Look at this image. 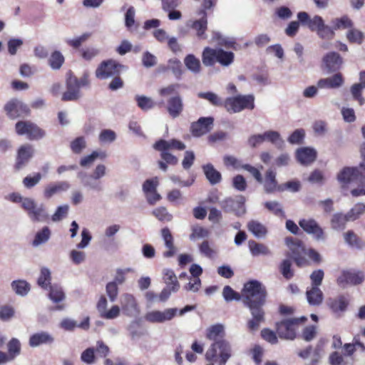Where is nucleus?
Segmentation results:
<instances>
[{
    "label": "nucleus",
    "mask_w": 365,
    "mask_h": 365,
    "mask_svg": "<svg viewBox=\"0 0 365 365\" xmlns=\"http://www.w3.org/2000/svg\"><path fill=\"white\" fill-rule=\"evenodd\" d=\"M51 272L47 268H42L41 269V274L38 279V284L43 289H47L48 286L51 284Z\"/></svg>",
    "instance_id": "nucleus-59"
},
{
    "label": "nucleus",
    "mask_w": 365,
    "mask_h": 365,
    "mask_svg": "<svg viewBox=\"0 0 365 365\" xmlns=\"http://www.w3.org/2000/svg\"><path fill=\"white\" fill-rule=\"evenodd\" d=\"M279 271L286 279H290L294 276V270L292 268V262L285 259L279 264Z\"/></svg>",
    "instance_id": "nucleus-42"
},
{
    "label": "nucleus",
    "mask_w": 365,
    "mask_h": 365,
    "mask_svg": "<svg viewBox=\"0 0 365 365\" xmlns=\"http://www.w3.org/2000/svg\"><path fill=\"white\" fill-rule=\"evenodd\" d=\"M222 295L227 302L232 300H240L242 298V294L235 292L231 287L226 285L222 290Z\"/></svg>",
    "instance_id": "nucleus-60"
},
{
    "label": "nucleus",
    "mask_w": 365,
    "mask_h": 365,
    "mask_svg": "<svg viewBox=\"0 0 365 365\" xmlns=\"http://www.w3.org/2000/svg\"><path fill=\"white\" fill-rule=\"evenodd\" d=\"M364 279L365 275L362 271L346 269L341 272L336 279V283L341 287H345L347 285L355 286L361 284Z\"/></svg>",
    "instance_id": "nucleus-8"
},
{
    "label": "nucleus",
    "mask_w": 365,
    "mask_h": 365,
    "mask_svg": "<svg viewBox=\"0 0 365 365\" xmlns=\"http://www.w3.org/2000/svg\"><path fill=\"white\" fill-rule=\"evenodd\" d=\"M16 130L19 135H26L29 140L41 139L46 134L44 130L29 121H19L16 124Z\"/></svg>",
    "instance_id": "nucleus-9"
},
{
    "label": "nucleus",
    "mask_w": 365,
    "mask_h": 365,
    "mask_svg": "<svg viewBox=\"0 0 365 365\" xmlns=\"http://www.w3.org/2000/svg\"><path fill=\"white\" fill-rule=\"evenodd\" d=\"M262 135L264 142H269L278 148L284 144V140L278 131L269 130L262 133Z\"/></svg>",
    "instance_id": "nucleus-36"
},
{
    "label": "nucleus",
    "mask_w": 365,
    "mask_h": 365,
    "mask_svg": "<svg viewBox=\"0 0 365 365\" xmlns=\"http://www.w3.org/2000/svg\"><path fill=\"white\" fill-rule=\"evenodd\" d=\"M53 336L46 331H40L30 336L29 344L31 347H36L43 344H52Z\"/></svg>",
    "instance_id": "nucleus-23"
},
{
    "label": "nucleus",
    "mask_w": 365,
    "mask_h": 365,
    "mask_svg": "<svg viewBox=\"0 0 365 365\" xmlns=\"http://www.w3.org/2000/svg\"><path fill=\"white\" fill-rule=\"evenodd\" d=\"M199 19L191 21L190 26L196 31L198 38H206L205 31L207 27V13L205 10L200 9L197 11Z\"/></svg>",
    "instance_id": "nucleus-17"
},
{
    "label": "nucleus",
    "mask_w": 365,
    "mask_h": 365,
    "mask_svg": "<svg viewBox=\"0 0 365 365\" xmlns=\"http://www.w3.org/2000/svg\"><path fill=\"white\" fill-rule=\"evenodd\" d=\"M322 63L325 68L329 72H333L340 68L343 60L339 53L329 52L323 57Z\"/></svg>",
    "instance_id": "nucleus-21"
},
{
    "label": "nucleus",
    "mask_w": 365,
    "mask_h": 365,
    "mask_svg": "<svg viewBox=\"0 0 365 365\" xmlns=\"http://www.w3.org/2000/svg\"><path fill=\"white\" fill-rule=\"evenodd\" d=\"M184 63L186 68L194 74H197L201 71L200 61L193 54L187 55L184 58Z\"/></svg>",
    "instance_id": "nucleus-39"
},
{
    "label": "nucleus",
    "mask_w": 365,
    "mask_h": 365,
    "mask_svg": "<svg viewBox=\"0 0 365 365\" xmlns=\"http://www.w3.org/2000/svg\"><path fill=\"white\" fill-rule=\"evenodd\" d=\"M297 18L302 24L307 25L312 31H317L324 24V21L321 16L315 15L313 18H310L305 11L299 12Z\"/></svg>",
    "instance_id": "nucleus-18"
},
{
    "label": "nucleus",
    "mask_w": 365,
    "mask_h": 365,
    "mask_svg": "<svg viewBox=\"0 0 365 365\" xmlns=\"http://www.w3.org/2000/svg\"><path fill=\"white\" fill-rule=\"evenodd\" d=\"M262 182L264 184V190L267 192H272L276 190L277 187L276 173L272 170H268L266 173L264 181L262 180Z\"/></svg>",
    "instance_id": "nucleus-40"
},
{
    "label": "nucleus",
    "mask_w": 365,
    "mask_h": 365,
    "mask_svg": "<svg viewBox=\"0 0 365 365\" xmlns=\"http://www.w3.org/2000/svg\"><path fill=\"white\" fill-rule=\"evenodd\" d=\"M163 280L167 287L171 288L173 292H177L179 289L180 284L173 270L167 269L163 271Z\"/></svg>",
    "instance_id": "nucleus-37"
},
{
    "label": "nucleus",
    "mask_w": 365,
    "mask_h": 365,
    "mask_svg": "<svg viewBox=\"0 0 365 365\" xmlns=\"http://www.w3.org/2000/svg\"><path fill=\"white\" fill-rule=\"evenodd\" d=\"M249 247L253 255H267L270 254V251L267 246L257 243L253 240L249 241Z\"/></svg>",
    "instance_id": "nucleus-50"
},
{
    "label": "nucleus",
    "mask_w": 365,
    "mask_h": 365,
    "mask_svg": "<svg viewBox=\"0 0 365 365\" xmlns=\"http://www.w3.org/2000/svg\"><path fill=\"white\" fill-rule=\"evenodd\" d=\"M297 160L302 165H308L314 162L317 157L315 150L309 148H299L297 150Z\"/></svg>",
    "instance_id": "nucleus-29"
},
{
    "label": "nucleus",
    "mask_w": 365,
    "mask_h": 365,
    "mask_svg": "<svg viewBox=\"0 0 365 365\" xmlns=\"http://www.w3.org/2000/svg\"><path fill=\"white\" fill-rule=\"evenodd\" d=\"M77 177L81 180L85 187L96 192H101L103 190L102 182L100 180L88 175L85 172H78Z\"/></svg>",
    "instance_id": "nucleus-20"
},
{
    "label": "nucleus",
    "mask_w": 365,
    "mask_h": 365,
    "mask_svg": "<svg viewBox=\"0 0 365 365\" xmlns=\"http://www.w3.org/2000/svg\"><path fill=\"white\" fill-rule=\"evenodd\" d=\"M255 98L252 95L237 96L227 98L224 102V106L229 113H239L244 109H253Z\"/></svg>",
    "instance_id": "nucleus-6"
},
{
    "label": "nucleus",
    "mask_w": 365,
    "mask_h": 365,
    "mask_svg": "<svg viewBox=\"0 0 365 365\" xmlns=\"http://www.w3.org/2000/svg\"><path fill=\"white\" fill-rule=\"evenodd\" d=\"M306 296L308 303L312 306L320 305L324 299V294L319 287H311L306 292Z\"/></svg>",
    "instance_id": "nucleus-30"
},
{
    "label": "nucleus",
    "mask_w": 365,
    "mask_h": 365,
    "mask_svg": "<svg viewBox=\"0 0 365 365\" xmlns=\"http://www.w3.org/2000/svg\"><path fill=\"white\" fill-rule=\"evenodd\" d=\"M124 66L114 60H107L101 63L95 74L98 79H107L118 76Z\"/></svg>",
    "instance_id": "nucleus-7"
},
{
    "label": "nucleus",
    "mask_w": 365,
    "mask_h": 365,
    "mask_svg": "<svg viewBox=\"0 0 365 365\" xmlns=\"http://www.w3.org/2000/svg\"><path fill=\"white\" fill-rule=\"evenodd\" d=\"M63 62L64 57L59 51H54L49 58V65L54 70L59 69Z\"/></svg>",
    "instance_id": "nucleus-56"
},
{
    "label": "nucleus",
    "mask_w": 365,
    "mask_h": 365,
    "mask_svg": "<svg viewBox=\"0 0 365 365\" xmlns=\"http://www.w3.org/2000/svg\"><path fill=\"white\" fill-rule=\"evenodd\" d=\"M168 69L171 71L176 79H180L183 70L180 60L172 58L168 61Z\"/></svg>",
    "instance_id": "nucleus-43"
},
{
    "label": "nucleus",
    "mask_w": 365,
    "mask_h": 365,
    "mask_svg": "<svg viewBox=\"0 0 365 365\" xmlns=\"http://www.w3.org/2000/svg\"><path fill=\"white\" fill-rule=\"evenodd\" d=\"M365 89V88L362 87L358 83H354L351 86L350 88V92L352 95L353 98L355 101H357L359 105L362 106L365 103V99L362 96V91Z\"/></svg>",
    "instance_id": "nucleus-57"
},
{
    "label": "nucleus",
    "mask_w": 365,
    "mask_h": 365,
    "mask_svg": "<svg viewBox=\"0 0 365 365\" xmlns=\"http://www.w3.org/2000/svg\"><path fill=\"white\" fill-rule=\"evenodd\" d=\"M351 220L355 221L359 219L362 215L365 213V204L359 202L349 211Z\"/></svg>",
    "instance_id": "nucleus-58"
},
{
    "label": "nucleus",
    "mask_w": 365,
    "mask_h": 365,
    "mask_svg": "<svg viewBox=\"0 0 365 365\" xmlns=\"http://www.w3.org/2000/svg\"><path fill=\"white\" fill-rule=\"evenodd\" d=\"M202 170L210 184L215 185L221 181L220 173L215 170L212 164L208 163L203 165Z\"/></svg>",
    "instance_id": "nucleus-35"
},
{
    "label": "nucleus",
    "mask_w": 365,
    "mask_h": 365,
    "mask_svg": "<svg viewBox=\"0 0 365 365\" xmlns=\"http://www.w3.org/2000/svg\"><path fill=\"white\" fill-rule=\"evenodd\" d=\"M7 349L9 355L14 360L21 354V345L19 340L16 338H12L7 344Z\"/></svg>",
    "instance_id": "nucleus-44"
},
{
    "label": "nucleus",
    "mask_w": 365,
    "mask_h": 365,
    "mask_svg": "<svg viewBox=\"0 0 365 365\" xmlns=\"http://www.w3.org/2000/svg\"><path fill=\"white\" fill-rule=\"evenodd\" d=\"M212 40L216 41L219 46L227 48L237 49L235 39L232 37L222 36L220 32L214 31L212 33Z\"/></svg>",
    "instance_id": "nucleus-34"
},
{
    "label": "nucleus",
    "mask_w": 365,
    "mask_h": 365,
    "mask_svg": "<svg viewBox=\"0 0 365 365\" xmlns=\"http://www.w3.org/2000/svg\"><path fill=\"white\" fill-rule=\"evenodd\" d=\"M60 326L64 330L69 331H73L76 327L87 331L90 328V317H86L80 324H77L73 319L66 318L61 321Z\"/></svg>",
    "instance_id": "nucleus-27"
},
{
    "label": "nucleus",
    "mask_w": 365,
    "mask_h": 365,
    "mask_svg": "<svg viewBox=\"0 0 365 365\" xmlns=\"http://www.w3.org/2000/svg\"><path fill=\"white\" fill-rule=\"evenodd\" d=\"M245 197L237 195L235 197H228L220 202L221 207L227 212H234L240 215L245 213Z\"/></svg>",
    "instance_id": "nucleus-10"
},
{
    "label": "nucleus",
    "mask_w": 365,
    "mask_h": 365,
    "mask_svg": "<svg viewBox=\"0 0 365 365\" xmlns=\"http://www.w3.org/2000/svg\"><path fill=\"white\" fill-rule=\"evenodd\" d=\"M346 38L350 43L361 44L364 38V34L361 31L351 27L346 33Z\"/></svg>",
    "instance_id": "nucleus-47"
},
{
    "label": "nucleus",
    "mask_w": 365,
    "mask_h": 365,
    "mask_svg": "<svg viewBox=\"0 0 365 365\" xmlns=\"http://www.w3.org/2000/svg\"><path fill=\"white\" fill-rule=\"evenodd\" d=\"M69 206L68 205H63L58 206L55 212L50 216V220L53 222H58L65 218L68 214Z\"/></svg>",
    "instance_id": "nucleus-55"
},
{
    "label": "nucleus",
    "mask_w": 365,
    "mask_h": 365,
    "mask_svg": "<svg viewBox=\"0 0 365 365\" xmlns=\"http://www.w3.org/2000/svg\"><path fill=\"white\" fill-rule=\"evenodd\" d=\"M48 296L54 303H58L65 299V294L62 288L56 284L50 286Z\"/></svg>",
    "instance_id": "nucleus-45"
},
{
    "label": "nucleus",
    "mask_w": 365,
    "mask_h": 365,
    "mask_svg": "<svg viewBox=\"0 0 365 365\" xmlns=\"http://www.w3.org/2000/svg\"><path fill=\"white\" fill-rule=\"evenodd\" d=\"M122 310L127 316H132L138 312V305L134 297L130 294H125L123 297Z\"/></svg>",
    "instance_id": "nucleus-31"
},
{
    "label": "nucleus",
    "mask_w": 365,
    "mask_h": 365,
    "mask_svg": "<svg viewBox=\"0 0 365 365\" xmlns=\"http://www.w3.org/2000/svg\"><path fill=\"white\" fill-rule=\"evenodd\" d=\"M297 249H301L302 252L308 256L309 259L315 264H319L322 262V257L318 252L314 249L306 250L302 242L298 239L296 240Z\"/></svg>",
    "instance_id": "nucleus-38"
},
{
    "label": "nucleus",
    "mask_w": 365,
    "mask_h": 365,
    "mask_svg": "<svg viewBox=\"0 0 365 365\" xmlns=\"http://www.w3.org/2000/svg\"><path fill=\"white\" fill-rule=\"evenodd\" d=\"M32 221L47 222L50 220L46 207L43 204L38 205L36 203L34 208L28 215Z\"/></svg>",
    "instance_id": "nucleus-26"
},
{
    "label": "nucleus",
    "mask_w": 365,
    "mask_h": 365,
    "mask_svg": "<svg viewBox=\"0 0 365 365\" xmlns=\"http://www.w3.org/2000/svg\"><path fill=\"white\" fill-rule=\"evenodd\" d=\"M331 24L333 26L334 31L339 29H349L354 26L351 19L346 15L340 18L333 19Z\"/></svg>",
    "instance_id": "nucleus-41"
},
{
    "label": "nucleus",
    "mask_w": 365,
    "mask_h": 365,
    "mask_svg": "<svg viewBox=\"0 0 365 365\" xmlns=\"http://www.w3.org/2000/svg\"><path fill=\"white\" fill-rule=\"evenodd\" d=\"M285 243L292 250L293 254L292 259L298 267H307L310 264L309 261L302 255V254H304L302 252V250L297 248L296 240H294L292 237H287L285 238Z\"/></svg>",
    "instance_id": "nucleus-16"
},
{
    "label": "nucleus",
    "mask_w": 365,
    "mask_h": 365,
    "mask_svg": "<svg viewBox=\"0 0 365 365\" xmlns=\"http://www.w3.org/2000/svg\"><path fill=\"white\" fill-rule=\"evenodd\" d=\"M154 216L160 221H171L173 216L170 214L165 207H160L153 211Z\"/></svg>",
    "instance_id": "nucleus-62"
},
{
    "label": "nucleus",
    "mask_w": 365,
    "mask_h": 365,
    "mask_svg": "<svg viewBox=\"0 0 365 365\" xmlns=\"http://www.w3.org/2000/svg\"><path fill=\"white\" fill-rule=\"evenodd\" d=\"M86 147L84 137H78L71 143V149L75 153H80Z\"/></svg>",
    "instance_id": "nucleus-63"
},
{
    "label": "nucleus",
    "mask_w": 365,
    "mask_h": 365,
    "mask_svg": "<svg viewBox=\"0 0 365 365\" xmlns=\"http://www.w3.org/2000/svg\"><path fill=\"white\" fill-rule=\"evenodd\" d=\"M5 110L11 118L26 115L29 113L28 106L21 101L12 99L5 105Z\"/></svg>",
    "instance_id": "nucleus-13"
},
{
    "label": "nucleus",
    "mask_w": 365,
    "mask_h": 365,
    "mask_svg": "<svg viewBox=\"0 0 365 365\" xmlns=\"http://www.w3.org/2000/svg\"><path fill=\"white\" fill-rule=\"evenodd\" d=\"M225 331L224 326L216 324L206 330V338L213 341L205 353L207 361H217L219 365H225L232 356V348L230 343L224 339Z\"/></svg>",
    "instance_id": "nucleus-2"
},
{
    "label": "nucleus",
    "mask_w": 365,
    "mask_h": 365,
    "mask_svg": "<svg viewBox=\"0 0 365 365\" xmlns=\"http://www.w3.org/2000/svg\"><path fill=\"white\" fill-rule=\"evenodd\" d=\"M348 222H352L349 212L346 214L337 212L332 216L331 222L334 226H344Z\"/></svg>",
    "instance_id": "nucleus-54"
},
{
    "label": "nucleus",
    "mask_w": 365,
    "mask_h": 365,
    "mask_svg": "<svg viewBox=\"0 0 365 365\" xmlns=\"http://www.w3.org/2000/svg\"><path fill=\"white\" fill-rule=\"evenodd\" d=\"M5 198L14 203H19L21 207L27 213V215H29L33 208H34V205L36 203L33 198L24 197L18 192L9 194Z\"/></svg>",
    "instance_id": "nucleus-19"
},
{
    "label": "nucleus",
    "mask_w": 365,
    "mask_h": 365,
    "mask_svg": "<svg viewBox=\"0 0 365 365\" xmlns=\"http://www.w3.org/2000/svg\"><path fill=\"white\" fill-rule=\"evenodd\" d=\"M212 117H201L197 121L192 123L191 133L195 137H200L210 132L213 127Z\"/></svg>",
    "instance_id": "nucleus-12"
},
{
    "label": "nucleus",
    "mask_w": 365,
    "mask_h": 365,
    "mask_svg": "<svg viewBox=\"0 0 365 365\" xmlns=\"http://www.w3.org/2000/svg\"><path fill=\"white\" fill-rule=\"evenodd\" d=\"M234 58L233 52L227 51L222 48L206 47L202 55V63L206 66H212L215 62H218L221 66L227 67L233 63Z\"/></svg>",
    "instance_id": "nucleus-4"
},
{
    "label": "nucleus",
    "mask_w": 365,
    "mask_h": 365,
    "mask_svg": "<svg viewBox=\"0 0 365 365\" xmlns=\"http://www.w3.org/2000/svg\"><path fill=\"white\" fill-rule=\"evenodd\" d=\"M153 148L155 150H182L185 148V145L182 142L175 139L170 140H160L154 144Z\"/></svg>",
    "instance_id": "nucleus-28"
},
{
    "label": "nucleus",
    "mask_w": 365,
    "mask_h": 365,
    "mask_svg": "<svg viewBox=\"0 0 365 365\" xmlns=\"http://www.w3.org/2000/svg\"><path fill=\"white\" fill-rule=\"evenodd\" d=\"M307 321L306 317L283 319L275 324L276 331L280 339L294 340L297 336V329L300 324Z\"/></svg>",
    "instance_id": "nucleus-5"
},
{
    "label": "nucleus",
    "mask_w": 365,
    "mask_h": 365,
    "mask_svg": "<svg viewBox=\"0 0 365 365\" xmlns=\"http://www.w3.org/2000/svg\"><path fill=\"white\" fill-rule=\"evenodd\" d=\"M34 150L31 145H25L21 146L18 151L16 167L19 169L32 157Z\"/></svg>",
    "instance_id": "nucleus-32"
},
{
    "label": "nucleus",
    "mask_w": 365,
    "mask_h": 365,
    "mask_svg": "<svg viewBox=\"0 0 365 365\" xmlns=\"http://www.w3.org/2000/svg\"><path fill=\"white\" fill-rule=\"evenodd\" d=\"M135 100L138 106L143 110H148L153 108L155 106V103L152 98L145 96H136Z\"/></svg>",
    "instance_id": "nucleus-52"
},
{
    "label": "nucleus",
    "mask_w": 365,
    "mask_h": 365,
    "mask_svg": "<svg viewBox=\"0 0 365 365\" xmlns=\"http://www.w3.org/2000/svg\"><path fill=\"white\" fill-rule=\"evenodd\" d=\"M183 110L182 99L179 95L168 98L167 102V110L169 115L175 118L178 117Z\"/></svg>",
    "instance_id": "nucleus-24"
},
{
    "label": "nucleus",
    "mask_w": 365,
    "mask_h": 365,
    "mask_svg": "<svg viewBox=\"0 0 365 365\" xmlns=\"http://www.w3.org/2000/svg\"><path fill=\"white\" fill-rule=\"evenodd\" d=\"M198 97L208 101L212 105L221 106L224 105L222 100L217 94L212 92H200Z\"/></svg>",
    "instance_id": "nucleus-48"
},
{
    "label": "nucleus",
    "mask_w": 365,
    "mask_h": 365,
    "mask_svg": "<svg viewBox=\"0 0 365 365\" xmlns=\"http://www.w3.org/2000/svg\"><path fill=\"white\" fill-rule=\"evenodd\" d=\"M14 291L19 295L24 296L30 290V285L24 280H15L11 283Z\"/></svg>",
    "instance_id": "nucleus-46"
},
{
    "label": "nucleus",
    "mask_w": 365,
    "mask_h": 365,
    "mask_svg": "<svg viewBox=\"0 0 365 365\" xmlns=\"http://www.w3.org/2000/svg\"><path fill=\"white\" fill-rule=\"evenodd\" d=\"M324 277V272L322 269H319L313 271L310 274V280L312 287H319Z\"/></svg>",
    "instance_id": "nucleus-64"
},
{
    "label": "nucleus",
    "mask_w": 365,
    "mask_h": 365,
    "mask_svg": "<svg viewBox=\"0 0 365 365\" xmlns=\"http://www.w3.org/2000/svg\"><path fill=\"white\" fill-rule=\"evenodd\" d=\"M344 239L346 242L352 247L361 249L363 246L362 240L353 231L347 232Z\"/></svg>",
    "instance_id": "nucleus-49"
},
{
    "label": "nucleus",
    "mask_w": 365,
    "mask_h": 365,
    "mask_svg": "<svg viewBox=\"0 0 365 365\" xmlns=\"http://www.w3.org/2000/svg\"><path fill=\"white\" fill-rule=\"evenodd\" d=\"M266 287L257 280H250L244 284L242 298L244 304L249 308L252 318L247 322L248 331L253 333L257 331L265 321V312L263 306L267 298Z\"/></svg>",
    "instance_id": "nucleus-1"
},
{
    "label": "nucleus",
    "mask_w": 365,
    "mask_h": 365,
    "mask_svg": "<svg viewBox=\"0 0 365 365\" xmlns=\"http://www.w3.org/2000/svg\"><path fill=\"white\" fill-rule=\"evenodd\" d=\"M349 304L348 297L344 294H339L335 297H329L327 300L328 308L338 317L345 312Z\"/></svg>",
    "instance_id": "nucleus-11"
},
{
    "label": "nucleus",
    "mask_w": 365,
    "mask_h": 365,
    "mask_svg": "<svg viewBox=\"0 0 365 365\" xmlns=\"http://www.w3.org/2000/svg\"><path fill=\"white\" fill-rule=\"evenodd\" d=\"M71 187V185L67 181H58L53 183H50L46 186L43 190V197L46 199H50L54 195L58 194L62 192H66Z\"/></svg>",
    "instance_id": "nucleus-22"
},
{
    "label": "nucleus",
    "mask_w": 365,
    "mask_h": 365,
    "mask_svg": "<svg viewBox=\"0 0 365 365\" xmlns=\"http://www.w3.org/2000/svg\"><path fill=\"white\" fill-rule=\"evenodd\" d=\"M178 309L177 308H169L165 309L163 312L153 311L146 314V319L153 323H162L165 321H169L173 319Z\"/></svg>",
    "instance_id": "nucleus-14"
},
{
    "label": "nucleus",
    "mask_w": 365,
    "mask_h": 365,
    "mask_svg": "<svg viewBox=\"0 0 365 365\" xmlns=\"http://www.w3.org/2000/svg\"><path fill=\"white\" fill-rule=\"evenodd\" d=\"M116 139L115 133L110 129H104L99 134L98 140L101 144H110Z\"/></svg>",
    "instance_id": "nucleus-51"
},
{
    "label": "nucleus",
    "mask_w": 365,
    "mask_h": 365,
    "mask_svg": "<svg viewBox=\"0 0 365 365\" xmlns=\"http://www.w3.org/2000/svg\"><path fill=\"white\" fill-rule=\"evenodd\" d=\"M67 91L63 93L62 100L64 101H76L81 96L80 87L77 82V78L70 76L66 81Z\"/></svg>",
    "instance_id": "nucleus-15"
},
{
    "label": "nucleus",
    "mask_w": 365,
    "mask_h": 365,
    "mask_svg": "<svg viewBox=\"0 0 365 365\" xmlns=\"http://www.w3.org/2000/svg\"><path fill=\"white\" fill-rule=\"evenodd\" d=\"M344 83V79L341 73H336L334 76L321 78L317 81L319 88H337Z\"/></svg>",
    "instance_id": "nucleus-25"
},
{
    "label": "nucleus",
    "mask_w": 365,
    "mask_h": 365,
    "mask_svg": "<svg viewBox=\"0 0 365 365\" xmlns=\"http://www.w3.org/2000/svg\"><path fill=\"white\" fill-rule=\"evenodd\" d=\"M339 181L346 184L350 181L356 182L357 187L351 191L354 197L365 195V165L360 164L356 168H345L338 175Z\"/></svg>",
    "instance_id": "nucleus-3"
},
{
    "label": "nucleus",
    "mask_w": 365,
    "mask_h": 365,
    "mask_svg": "<svg viewBox=\"0 0 365 365\" xmlns=\"http://www.w3.org/2000/svg\"><path fill=\"white\" fill-rule=\"evenodd\" d=\"M162 237L168 250L164 252L165 257H173L176 252V247L174 245V238L170 230H162Z\"/></svg>",
    "instance_id": "nucleus-33"
},
{
    "label": "nucleus",
    "mask_w": 365,
    "mask_h": 365,
    "mask_svg": "<svg viewBox=\"0 0 365 365\" xmlns=\"http://www.w3.org/2000/svg\"><path fill=\"white\" fill-rule=\"evenodd\" d=\"M317 334V327L315 325H309L305 327L300 335V337L306 341H311L313 340Z\"/></svg>",
    "instance_id": "nucleus-53"
},
{
    "label": "nucleus",
    "mask_w": 365,
    "mask_h": 365,
    "mask_svg": "<svg viewBox=\"0 0 365 365\" xmlns=\"http://www.w3.org/2000/svg\"><path fill=\"white\" fill-rule=\"evenodd\" d=\"M277 331H274L269 328H264L261 330V337L271 344H276L278 342Z\"/></svg>",
    "instance_id": "nucleus-61"
}]
</instances>
